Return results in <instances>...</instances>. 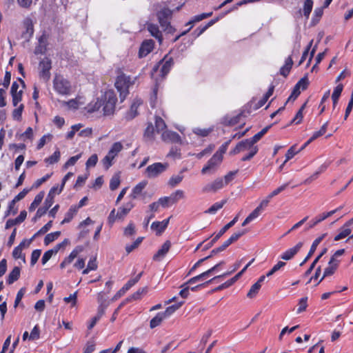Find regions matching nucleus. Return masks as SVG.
I'll list each match as a JSON object with an SVG mask.
<instances>
[{
	"label": "nucleus",
	"instance_id": "obj_5",
	"mask_svg": "<svg viewBox=\"0 0 353 353\" xmlns=\"http://www.w3.org/2000/svg\"><path fill=\"white\" fill-rule=\"evenodd\" d=\"M123 148L121 142H115L111 146L108 154L103 159L102 163L105 169H108L112 165L114 159Z\"/></svg>",
	"mask_w": 353,
	"mask_h": 353
},
{
	"label": "nucleus",
	"instance_id": "obj_63",
	"mask_svg": "<svg viewBox=\"0 0 353 353\" xmlns=\"http://www.w3.org/2000/svg\"><path fill=\"white\" fill-rule=\"evenodd\" d=\"M98 161V157L97 154H92L91 155L89 159H88L86 162V167H94L96 165Z\"/></svg>",
	"mask_w": 353,
	"mask_h": 353
},
{
	"label": "nucleus",
	"instance_id": "obj_27",
	"mask_svg": "<svg viewBox=\"0 0 353 353\" xmlns=\"http://www.w3.org/2000/svg\"><path fill=\"white\" fill-rule=\"evenodd\" d=\"M77 211L78 207H77V205H72L66 212L63 220L61 221V224L69 223L77 214Z\"/></svg>",
	"mask_w": 353,
	"mask_h": 353
},
{
	"label": "nucleus",
	"instance_id": "obj_20",
	"mask_svg": "<svg viewBox=\"0 0 353 353\" xmlns=\"http://www.w3.org/2000/svg\"><path fill=\"white\" fill-rule=\"evenodd\" d=\"M170 218L163 220V221H154L151 225V229L156 232L157 235L161 234L168 227Z\"/></svg>",
	"mask_w": 353,
	"mask_h": 353
},
{
	"label": "nucleus",
	"instance_id": "obj_55",
	"mask_svg": "<svg viewBox=\"0 0 353 353\" xmlns=\"http://www.w3.org/2000/svg\"><path fill=\"white\" fill-rule=\"evenodd\" d=\"M288 185H289V183H285V184L279 186L276 189H275L273 192H272L268 195L269 196V199H272V197L276 196L277 194H279V193H281V192L285 190L287 188V187L288 186Z\"/></svg>",
	"mask_w": 353,
	"mask_h": 353
},
{
	"label": "nucleus",
	"instance_id": "obj_43",
	"mask_svg": "<svg viewBox=\"0 0 353 353\" xmlns=\"http://www.w3.org/2000/svg\"><path fill=\"white\" fill-rule=\"evenodd\" d=\"M306 105V103H304L299 110L296 114L294 118L292 120L291 123H295V124H299L303 118V111L305 109V107Z\"/></svg>",
	"mask_w": 353,
	"mask_h": 353
},
{
	"label": "nucleus",
	"instance_id": "obj_29",
	"mask_svg": "<svg viewBox=\"0 0 353 353\" xmlns=\"http://www.w3.org/2000/svg\"><path fill=\"white\" fill-rule=\"evenodd\" d=\"M293 61L290 57H288L286 60L285 65L280 69V73L284 77H287L292 68Z\"/></svg>",
	"mask_w": 353,
	"mask_h": 353
},
{
	"label": "nucleus",
	"instance_id": "obj_40",
	"mask_svg": "<svg viewBox=\"0 0 353 353\" xmlns=\"http://www.w3.org/2000/svg\"><path fill=\"white\" fill-rule=\"evenodd\" d=\"M313 1L312 0H305L304 1L303 12L306 19L309 18L310 14L312 10Z\"/></svg>",
	"mask_w": 353,
	"mask_h": 353
},
{
	"label": "nucleus",
	"instance_id": "obj_33",
	"mask_svg": "<svg viewBox=\"0 0 353 353\" xmlns=\"http://www.w3.org/2000/svg\"><path fill=\"white\" fill-rule=\"evenodd\" d=\"M183 177L184 176H183V175L182 174V172H180L179 174H176V175H173L169 179L168 185L174 188V187L176 186L178 184H179L182 181Z\"/></svg>",
	"mask_w": 353,
	"mask_h": 353
},
{
	"label": "nucleus",
	"instance_id": "obj_16",
	"mask_svg": "<svg viewBox=\"0 0 353 353\" xmlns=\"http://www.w3.org/2000/svg\"><path fill=\"white\" fill-rule=\"evenodd\" d=\"M162 139L165 142L181 143L180 136L175 132L165 130L161 134Z\"/></svg>",
	"mask_w": 353,
	"mask_h": 353
},
{
	"label": "nucleus",
	"instance_id": "obj_54",
	"mask_svg": "<svg viewBox=\"0 0 353 353\" xmlns=\"http://www.w3.org/2000/svg\"><path fill=\"white\" fill-rule=\"evenodd\" d=\"M172 15V11L168 8H163L157 13L158 18L169 19Z\"/></svg>",
	"mask_w": 353,
	"mask_h": 353
},
{
	"label": "nucleus",
	"instance_id": "obj_15",
	"mask_svg": "<svg viewBox=\"0 0 353 353\" xmlns=\"http://www.w3.org/2000/svg\"><path fill=\"white\" fill-rule=\"evenodd\" d=\"M170 247L171 243L169 241H166L157 252L153 256V260L157 261H161L168 252Z\"/></svg>",
	"mask_w": 353,
	"mask_h": 353
},
{
	"label": "nucleus",
	"instance_id": "obj_10",
	"mask_svg": "<svg viewBox=\"0 0 353 353\" xmlns=\"http://www.w3.org/2000/svg\"><path fill=\"white\" fill-rule=\"evenodd\" d=\"M225 186L223 179L222 178H217L213 181L206 184L202 188L203 193H214L218 190L222 189Z\"/></svg>",
	"mask_w": 353,
	"mask_h": 353
},
{
	"label": "nucleus",
	"instance_id": "obj_26",
	"mask_svg": "<svg viewBox=\"0 0 353 353\" xmlns=\"http://www.w3.org/2000/svg\"><path fill=\"white\" fill-rule=\"evenodd\" d=\"M103 104L101 98H97L95 101H92L87 105L86 110L88 112H94L98 111Z\"/></svg>",
	"mask_w": 353,
	"mask_h": 353
},
{
	"label": "nucleus",
	"instance_id": "obj_31",
	"mask_svg": "<svg viewBox=\"0 0 353 353\" xmlns=\"http://www.w3.org/2000/svg\"><path fill=\"white\" fill-rule=\"evenodd\" d=\"M19 276L20 268L19 267H14L8 276L7 283L8 284L13 283L19 279Z\"/></svg>",
	"mask_w": 353,
	"mask_h": 353
},
{
	"label": "nucleus",
	"instance_id": "obj_42",
	"mask_svg": "<svg viewBox=\"0 0 353 353\" xmlns=\"http://www.w3.org/2000/svg\"><path fill=\"white\" fill-rule=\"evenodd\" d=\"M327 126H328V121L325 122L321 126V129L319 131L314 132L313 133L312 136L310 138V141H313L314 140H315L318 137L323 135L325 133L326 130H327Z\"/></svg>",
	"mask_w": 353,
	"mask_h": 353
},
{
	"label": "nucleus",
	"instance_id": "obj_49",
	"mask_svg": "<svg viewBox=\"0 0 353 353\" xmlns=\"http://www.w3.org/2000/svg\"><path fill=\"white\" fill-rule=\"evenodd\" d=\"M120 177L118 174L114 175L110 182V188L111 190H116L120 185Z\"/></svg>",
	"mask_w": 353,
	"mask_h": 353
},
{
	"label": "nucleus",
	"instance_id": "obj_62",
	"mask_svg": "<svg viewBox=\"0 0 353 353\" xmlns=\"http://www.w3.org/2000/svg\"><path fill=\"white\" fill-rule=\"evenodd\" d=\"M159 23L161 24V27L164 28L165 30H168V32L172 31V27L170 26V22L168 21V19H164V18H158Z\"/></svg>",
	"mask_w": 353,
	"mask_h": 353
},
{
	"label": "nucleus",
	"instance_id": "obj_39",
	"mask_svg": "<svg viewBox=\"0 0 353 353\" xmlns=\"http://www.w3.org/2000/svg\"><path fill=\"white\" fill-rule=\"evenodd\" d=\"M245 230H242L236 232H234L228 240L225 241V244H228V245H231L232 243L237 241L241 236L245 234Z\"/></svg>",
	"mask_w": 353,
	"mask_h": 353
},
{
	"label": "nucleus",
	"instance_id": "obj_17",
	"mask_svg": "<svg viewBox=\"0 0 353 353\" xmlns=\"http://www.w3.org/2000/svg\"><path fill=\"white\" fill-rule=\"evenodd\" d=\"M327 236V233H324L318 238H316L312 243V246L310 248V250L306 256V257L304 259V260L301 263L300 265L302 266L305 263H306L310 258L312 256V255L314 253L317 246L319 244L323 241V239Z\"/></svg>",
	"mask_w": 353,
	"mask_h": 353
},
{
	"label": "nucleus",
	"instance_id": "obj_11",
	"mask_svg": "<svg viewBox=\"0 0 353 353\" xmlns=\"http://www.w3.org/2000/svg\"><path fill=\"white\" fill-rule=\"evenodd\" d=\"M252 148H258V147L256 145H254V144L252 143L249 139H248L239 142L236 145V147L230 152V153L232 154H236L239 152L246 150L249 151L250 152L252 150Z\"/></svg>",
	"mask_w": 353,
	"mask_h": 353
},
{
	"label": "nucleus",
	"instance_id": "obj_22",
	"mask_svg": "<svg viewBox=\"0 0 353 353\" xmlns=\"http://www.w3.org/2000/svg\"><path fill=\"white\" fill-rule=\"evenodd\" d=\"M26 216H27L26 211V210L21 211L20 212V214L16 219H8L7 221V222L6 223L5 228L7 230V229L10 228L11 227H12L14 225H18V224L21 223L26 219Z\"/></svg>",
	"mask_w": 353,
	"mask_h": 353
},
{
	"label": "nucleus",
	"instance_id": "obj_47",
	"mask_svg": "<svg viewBox=\"0 0 353 353\" xmlns=\"http://www.w3.org/2000/svg\"><path fill=\"white\" fill-rule=\"evenodd\" d=\"M299 150L296 149V145H292L287 152L285 154V160L284 161V163H285L294 157L295 154L299 153Z\"/></svg>",
	"mask_w": 353,
	"mask_h": 353
},
{
	"label": "nucleus",
	"instance_id": "obj_3",
	"mask_svg": "<svg viewBox=\"0 0 353 353\" xmlns=\"http://www.w3.org/2000/svg\"><path fill=\"white\" fill-rule=\"evenodd\" d=\"M102 103L103 108L104 115H111L114 112L115 105L117 101V98L115 92L109 90L106 91L103 95L101 96Z\"/></svg>",
	"mask_w": 353,
	"mask_h": 353
},
{
	"label": "nucleus",
	"instance_id": "obj_13",
	"mask_svg": "<svg viewBox=\"0 0 353 353\" xmlns=\"http://www.w3.org/2000/svg\"><path fill=\"white\" fill-rule=\"evenodd\" d=\"M84 250V247L83 245H78L74 248V249L71 252L70 255L65 258L64 260L60 264L61 268H64L68 265L70 264L73 260L79 254L82 252Z\"/></svg>",
	"mask_w": 353,
	"mask_h": 353
},
{
	"label": "nucleus",
	"instance_id": "obj_64",
	"mask_svg": "<svg viewBox=\"0 0 353 353\" xmlns=\"http://www.w3.org/2000/svg\"><path fill=\"white\" fill-rule=\"evenodd\" d=\"M95 350V343L93 341H88L83 349V353H92Z\"/></svg>",
	"mask_w": 353,
	"mask_h": 353
},
{
	"label": "nucleus",
	"instance_id": "obj_6",
	"mask_svg": "<svg viewBox=\"0 0 353 353\" xmlns=\"http://www.w3.org/2000/svg\"><path fill=\"white\" fill-rule=\"evenodd\" d=\"M168 168V163H154L148 165L145 171V176L150 179H154L165 172Z\"/></svg>",
	"mask_w": 353,
	"mask_h": 353
},
{
	"label": "nucleus",
	"instance_id": "obj_50",
	"mask_svg": "<svg viewBox=\"0 0 353 353\" xmlns=\"http://www.w3.org/2000/svg\"><path fill=\"white\" fill-rule=\"evenodd\" d=\"M124 236L130 237L135 234V226L133 223L130 222L124 230Z\"/></svg>",
	"mask_w": 353,
	"mask_h": 353
},
{
	"label": "nucleus",
	"instance_id": "obj_44",
	"mask_svg": "<svg viewBox=\"0 0 353 353\" xmlns=\"http://www.w3.org/2000/svg\"><path fill=\"white\" fill-rule=\"evenodd\" d=\"M60 234L61 232L59 231L48 234L44 239L45 245H48L49 243L53 242L60 236Z\"/></svg>",
	"mask_w": 353,
	"mask_h": 353
},
{
	"label": "nucleus",
	"instance_id": "obj_14",
	"mask_svg": "<svg viewBox=\"0 0 353 353\" xmlns=\"http://www.w3.org/2000/svg\"><path fill=\"white\" fill-rule=\"evenodd\" d=\"M303 246L302 242H299L295 246L287 250L281 255V259L285 261L292 259L301 250Z\"/></svg>",
	"mask_w": 353,
	"mask_h": 353
},
{
	"label": "nucleus",
	"instance_id": "obj_9",
	"mask_svg": "<svg viewBox=\"0 0 353 353\" xmlns=\"http://www.w3.org/2000/svg\"><path fill=\"white\" fill-rule=\"evenodd\" d=\"M52 67V62L48 58H44L42 59L39 65V76L44 81H48L50 78V70Z\"/></svg>",
	"mask_w": 353,
	"mask_h": 353
},
{
	"label": "nucleus",
	"instance_id": "obj_60",
	"mask_svg": "<svg viewBox=\"0 0 353 353\" xmlns=\"http://www.w3.org/2000/svg\"><path fill=\"white\" fill-rule=\"evenodd\" d=\"M81 156V154H79L77 155L70 157L65 163L64 168H68L69 166L74 165L77 163V161L80 159Z\"/></svg>",
	"mask_w": 353,
	"mask_h": 353
},
{
	"label": "nucleus",
	"instance_id": "obj_23",
	"mask_svg": "<svg viewBox=\"0 0 353 353\" xmlns=\"http://www.w3.org/2000/svg\"><path fill=\"white\" fill-rule=\"evenodd\" d=\"M339 264V263H338V262L334 261V259H330L328 263V266L325 269L323 276L321 281H322L325 276L332 275L338 268Z\"/></svg>",
	"mask_w": 353,
	"mask_h": 353
},
{
	"label": "nucleus",
	"instance_id": "obj_52",
	"mask_svg": "<svg viewBox=\"0 0 353 353\" xmlns=\"http://www.w3.org/2000/svg\"><path fill=\"white\" fill-rule=\"evenodd\" d=\"M307 297L301 298L299 300V307L297 309V313L298 314H300V313H301L302 312H303V311H305L306 310V308L307 307Z\"/></svg>",
	"mask_w": 353,
	"mask_h": 353
},
{
	"label": "nucleus",
	"instance_id": "obj_28",
	"mask_svg": "<svg viewBox=\"0 0 353 353\" xmlns=\"http://www.w3.org/2000/svg\"><path fill=\"white\" fill-rule=\"evenodd\" d=\"M237 220L238 216H236L230 222L226 224L214 237V241H216L228 230L236 223Z\"/></svg>",
	"mask_w": 353,
	"mask_h": 353
},
{
	"label": "nucleus",
	"instance_id": "obj_57",
	"mask_svg": "<svg viewBox=\"0 0 353 353\" xmlns=\"http://www.w3.org/2000/svg\"><path fill=\"white\" fill-rule=\"evenodd\" d=\"M158 201L163 208H168V206L172 205L170 196L161 197Z\"/></svg>",
	"mask_w": 353,
	"mask_h": 353
},
{
	"label": "nucleus",
	"instance_id": "obj_58",
	"mask_svg": "<svg viewBox=\"0 0 353 353\" xmlns=\"http://www.w3.org/2000/svg\"><path fill=\"white\" fill-rule=\"evenodd\" d=\"M52 221H48L44 226H43L33 236L34 238L39 234H43L46 233L52 227Z\"/></svg>",
	"mask_w": 353,
	"mask_h": 353
},
{
	"label": "nucleus",
	"instance_id": "obj_36",
	"mask_svg": "<svg viewBox=\"0 0 353 353\" xmlns=\"http://www.w3.org/2000/svg\"><path fill=\"white\" fill-rule=\"evenodd\" d=\"M170 196L172 200V204H174L179 200L185 198V193L182 190H177L172 193Z\"/></svg>",
	"mask_w": 353,
	"mask_h": 353
},
{
	"label": "nucleus",
	"instance_id": "obj_56",
	"mask_svg": "<svg viewBox=\"0 0 353 353\" xmlns=\"http://www.w3.org/2000/svg\"><path fill=\"white\" fill-rule=\"evenodd\" d=\"M40 330L38 325H35L30 332L29 339L31 341L37 340L39 338Z\"/></svg>",
	"mask_w": 353,
	"mask_h": 353
},
{
	"label": "nucleus",
	"instance_id": "obj_8",
	"mask_svg": "<svg viewBox=\"0 0 353 353\" xmlns=\"http://www.w3.org/2000/svg\"><path fill=\"white\" fill-rule=\"evenodd\" d=\"M173 65V60L170 58L164 61L163 60L158 65H155L152 69V77H154V74L160 70V73L162 77H165L170 72L172 66Z\"/></svg>",
	"mask_w": 353,
	"mask_h": 353
},
{
	"label": "nucleus",
	"instance_id": "obj_59",
	"mask_svg": "<svg viewBox=\"0 0 353 353\" xmlns=\"http://www.w3.org/2000/svg\"><path fill=\"white\" fill-rule=\"evenodd\" d=\"M155 126L157 131H161L165 128L166 125L163 119L161 117H157L155 120Z\"/></svg>",
	"mask_w": 353,
	"mask_h": 353
},
{
	"label": "nucleus",
	"instance_id": "obj_21",
	"mask_svg": "<svg viewBox=\"0 0 353 353\" xmlns=\"http://www.w3.org/2000/svg\"><path fill=\"white\" fill-rule=\"evenodd\" d=\"M134 204L132 202H128L123 206L119 208L116 214V217L118 219H123L129 212L134 208Z\"/></svg>",
	"mask_w": 353,
	"mask_h": 353
},
{
	"label": "nucleus",
	"instance_id": "obj_51",
	"mask_svg": "<svg viewBox=\"0 0 353 353\" xmlns=\"http://www.w3.org/2000/svg\"><path fill=\"white\" fill-rule=\"evenodd\" d=\"M60 152L57 150H56L50 157L46 159V162L50 164H53L57 163L60 159Z\"/></svg>",
	"mask_w": 353,
	"mask_h": 353
},
{
	"label": "nucleus",
	"instance_id": "obj_19",
	"mask_svg": "<svg viewBox=\"0 0 353 353\" xmlns=\"http://www.w3.org/2000/svg\"><path fill=\"white\" fill-rule=\"evenodd\" d=\"M154 48V42L152 40L145 41L139 51V57H143L148 55Z\"/></svg>",
	"mask_w": 353,
	"mask_h": 353
},
{
	"label": "nucleus",
	"instance_id": "obj_4",
	"mask_svg": "<svg viewBox=\"0 0 353 353\" xmlns=\"http://www.w3.org/2000/svg\"><path fill=\"white\" fill-rule=\"evenodd\" d=\"M25 88V82L19 79L18 81H14L10 89V94L12 99V104L17 106L22 99V94Z\"/></svg>",
	"mask_w": 353,
	"mask_h": 353
},
{
	"label": "nucleus",
	"instance_id": "obj_46",
	"mask_svg": "<svg viewBox=\"0 0 353 353\" xmlns=\"http://www.w3.org/2000/svg\"><path fill=\"white\" fill-rule=\"evenodd\" d=\"M148 292V288L144 287L139 289L134 292L130 297V300H139L143 294H145Z\"/></svg>",
	"mask_w": 353,
	"mask_h": 353
},
{
	"label": "nucleus",
	"instance_id": "obj_41",
	"mask_svg": "<svg viewBox=\"0 0 353 353\" xmlns=\"http://www.w3.org/2000/svg\"><path fill=\"white\" fill-rule=\"evenodd\" d=\"M327 249L325 248L323 249V250L321 252V253L317 256V257L314 259V261L311 264L310 267L308 268V270L305 272V275L307 276L311 274L313 269L314 268L316 264L318 263L319 259L327 252Z\"/></svg>",
	"mask_w": 353,
	"mask_h": 353
},
{
	"label": "nucleus",
	"instance_id": "obj_35",
	"mask_svg": "<svg viewBox=\"0 0 353 353\" xmlns=\"http://www.w3.org/2000/svg\"><path fill=\"white\" fill-rule=\"evenodd\" d=\"M165 319L164 314L159 312L153 319H151L150 326L151 328H154L159 325L163 320Z\"/></svg>",
	"mask_w": 353,
	"mask_h": 353
},
{
	"label": "nucleus",
	"instance_id": "obj_53",
	"mask_svg": "<svg viewBox=\"0 0 353 353\" xmlns=\"http://www.w3.org/2000/svg\"><path fill=\"white\" fill-rule=\"evenodd\" d=\"M338 211V209H335L334 210L322 213L321 214H319V216H316L318 221L320 223L323 221V220L326 219L327 218L330 217V216L333 215Z\"/></svg>",
	"mask_w": 353,
	"mask_h": 353
},
{
	"label": "nucleus",
	"instance_id": "obj_7",
	"mask_svg": "<svg viewBox=\"0 0 353 353\" xmlns=\"http://www.w3.org/2000/svg\"><path fill=\"white\" fill-rule=\"evenodd\" d=\"M223 159L219 154H214L210 160L208 161L207 164L202 168L201 173H212L214 172L219 165L221 163Z\"/></svg>",
	"mask_w": 353,
	"mask_h": 353
},
{
	"label": "nucleus",
	"instance_id": "obj_25",
	"mask_svg": "<svg viewBox=\"0 0 353 353\" xmlns=\"http://www.w3.org/2000/svg\"><path fill=\"white\" fill-rule=\"evenodd\" d=\"M350 225H347V223L340 229L339 233L336 235L334 238V241H339L343 239L350 234L351 229L350 228Z\"/></svg>",
	"mask_w": 353,
	"mask_h": 353
},
{
	"label": "nucleus",
	"instance_id": "obj_24",
	"mask_svg": "<svg viewBox=\"0 0 353 353\" xmlns=\"http://www.w3.org/2000/svg\"><path fill=\"white\" fill-rule=\"evenodd\" d=\"M148 30L150 32L152 37L158 39L160 43L162 42V34L159 30V27L157 25L148 23Z\"/></svg>",
	"mask_w": 353,
	"mask_h": 353
},
{
	"label": "nucleus",
	"instance_id": "obj_18",
	"mask_svg": "<svg viewBox=\"0 0 353 353\" xmlns=\"http://www.w3.org/2000/svg\"><path fill=\"white\" fill-rule=\"evenodd\" d=\"M148 184L146 181H142L139 182L132 190L130 197L132 199H138L139 196L143 194V190L145 189Z\"/></svg>",
	"mask_w": 353,
	"mask_h": 353
},
{
	"label": "nucleus",
	"instance_id": "obj_48",
	"mask_svg": "<svg viewBox=\"0 0 353 353\" xmlns=\"http://www.w3.org/2000/svg\"><path fill=\"white\" fill-rule=\"evenodd\" d=\"M261 287V284H259V283H256L253 284L251 286L249 292L247 294L248 297L253 298L254 296H255L256 295V294L259 292Z\"/></svg>",
	"mask_w": 353,
	"mask_h": 353
},
{
	"label": "nucleus",
	"instance_id": "obj_37",
	"mask_svg": "<svg viewBox=\"0 0 353 353\" xmlns=\"http://www.w3.org/2000/svg\"><path fill=\"white\" fill-rule=\"evenodd\" d=\"M81 98L79 97V98L71 99L67 102L64 101L63 103L66 104L70 108L76 110V109L79 108V107L81 105L84 103V102L81 101Z\"/></svg>",
	"mask_w": 353,
	"mask_h": 353
},
{
	"label": "nucleus",
	"instance_id": "obj_12",
	"mask_svg": "<svg viewBox=\"0 0 353 353\" xmlns=\"http://www.w3.org/2000/svg\"><path fill=\"white\" fill-rule=\"evenodd\" d=\"M141 99H135L131 104L130 110L125 113V118L126 120H132L138 115V108L142 104Z\"/></svg>",
	"mask_w": 353,
	"mask_h": 353
},
{
	"label": "nucleus",
	"instance_id": "obj_2",
	"mask_svg": "<svg viewBox=\"0 0 353 353\" xmlns=\"http://www.w3.org/2000/svg\"><path fill=\"white\" fill-rule=\"evenodd\" d=\"M53 88L60 95H69L72 92L71 83L63 76L55 75L53 79Z\"/></svg>",
	"mask_w": 353,
	"mask_h": 353
},
{
	"label": "nucleus",
	"instance_id": "obj_30",
	"mask_svg": "<svg viewBox=\"0 0 353 353\" xmlns=\"http://www.w3.org/2000/svg\"><path fill=\"white\" fill-rule=\"evenodd\" d=\"M343 85L342 84H339L334 90L333 93L332 94V99L333 101V108H335L339 97L343 91Z\"/></svg>",
	"mask_w": 353,
	"mask_h": 353
},
{
	"label": "nucleus",
	"instance_id": "obj_38",
	"mask_svg": "<svg viewBox=\"0 0 353 353\" xmlns=\"http://www.w3.org/2000/svg\"><path fill=\"white\" fill-rule=\"evenodd\" d=\"M183 304V302L179 303L177 304L172 305L171 306H169L166 308V310L161 312L163 314H164L165 318H167L172 315L176 310H177Z\"/></svg>",
	"mask_w": 353,
	"mask_h": 353
},
{
	"label": "nucleus",
	"instance_id": "obj_34",
	"mask_svg": "<svg viewBox=\"0 0 353 353\" xmlns=\"http://www.w3.org/2000/svg\"><path fill=\"white\" fill-rule=\"evenodd\" d=\"M226 203V200H223L220 202L214 203L208 210L205 212L208 214H214L219 210L221 209Z\"/></svg>",
	"mask_w": 353,
	"mask_h": 353
},
{
	"label": "nucleus",
	"instance_id": "obj_1",
	"mask_svg": "<svg viewBox=\"0 0 353 353\" xmlns=\"http://www.w3.org/2000/svg\"><path fill=\"white\" fill-rule=\"evenodd\" d=\"M137 80V77L133 79L124 74L119 75L115 82V87L120 94L121 101L123 102L129 93V88L134 85Z\"/></svg>",
	"mask_w": 353,
	"mask_h": 353
},
{
	"label": "nucleus",
	"instance_id": "obj_45",
	"mask_svg": "<svg viewBox=\"0 0 353 353\" xmlns=\"http://www.w3.org/2000/svg\"><path fill=\"white\" fill-rule=\"evenodd\" d=\"M323 13V8H317L314 10V16L312 20L313 25H316L320 20Z\"/></svg>",
	"mask_w": 353,
	"mask_h": 353
},
{
	"label": "nucleus",
	"instance_id": "obj_61",
	"mask_svg": "<svg viewBox=\"0 0 353 353\" xmlns=\"http://www.w3.org/2000/svg\"><path fill=\"white\" fill-rule=\"evenodd\" d=\"M194 134L201 136V137H207L210 132H211L210 129H201L199 128H196L193 130Z\"/></svg>",
	"mask_w": 353,
	"mask_h": 353
},
{
	"label": "nucleus",
	"instance_id": "obj_32",
	"mask_svg": "<svg viewBox=\"0 0 353 353\" xmlns=\"http://www.w3.org/2000/svg\"><path fill=\"white\" fill-rule=\"evenodd\" d=\"M43 196H44V192H41L38 194L36 195L34 201H32V203L30 204V205L29 207V210L30 212L34 211L37 208V206L42 201Z\"/></svg>",
	"mask_w": 353,
	"mask_h": 353
}]
</instances>
